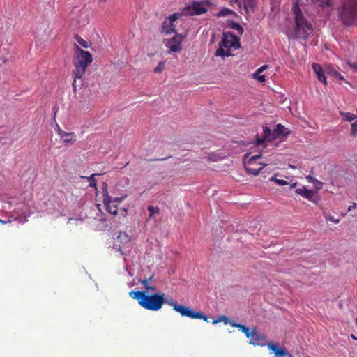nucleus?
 <instances>
[{"label": "nucleus", "mask_w": 357, "mask_h": 357, "mask_svg": "<svg viewBox=\"0 0 357 357\" xmlns=\"http://www.w3.org/2000/svg\"><path fill=\"white\" fill-rule=\"evenodd\" d=\"M306 179L309 183H312L314 185V188L317 190H320L322 188V183L311 175L306 176Z\"/></svg>", "instance_id": "b1692460"}, {"label": "nucleus", "mask_w": 357, "mask_h": 357, "mask_svg": "<svg viewBox=\"0 0 357 357\" xmlns=\"http://www.w3.org/2000/svg\"><path fill=\"white\" fill-rule=\"evenodd\" d=\"M324 215L326 218V220H328V221H331V222H333L335 224H337L340 222V220L339 219H335L333 215L324 212Z\"/></svg>", "instance_id": "473e14b6"}, {"label": "nucleus", "mask_w": 357, "mask_h": 357, "mask_svg": "<svg viewBox=\"0 0 357 357\" xmlns=\"http://www.w3.org/2000/svg\"><path fill=\"white\" fill-rule=\"evenodd\" d=\"M268 68V66L267 65H264L262 66H261L260 68H259L256 71H255V75H258V74H261L264 70H265L266 68Z\"/></svg>", "instance_id": "ea45409f"}, {"label": "nucleus", "mask_w": 357, "mask_h": 357, "mask_svg": "<svg viewBox=\"0 0 357 357\" xmlns=\"http://www.w3.org/2000/svg\"><path fill=\"white\" fill-rule=\"evenodd\" d=\"M261 157V153L252 156H250V154L248 153L245 155L243 159L244 167L248 174L257 176L259 172L267 165L265 163H256V160Z\"/></svg>", "instance_id": "423d86ee"}, {"label": "nucleus", "mask_w": 357, "mask_h": 357, "mask_svg": "<svg viewBox=\"0 0 357 357\" xmlns=\"http://www.w3.org/2000/svg\"><path fill=\"white\" fill-rule=\"evenodd\" d=\"M295 192L296 194L301 195L313 203L318 204L319 199L314 198V192L312 190H307L305 187L303 186L301 188H296Z\"/></svg>", "instance_id": "4468645a"}, {"label": "nucleus", "mask_w": 357, "mask_h": 357, "mask_svg": "<svg viewBox=\"0 0 357 357\" xmlns=\"http://www.w3.org/2000/svg\"><path fill=\"white\" fill-rule=\"evenodd\" d=\"M228 26L234 30H236L240 35L243 33V28L237 22H229Z\"/></svg>", "instance_id": "393cba45"}, {"label": "nucleus", "mask_w": 357, "mask_h": 357, "mask_svg": "<svg viewBox=\"0 0 357 357\" xmlns=\"http://www.w3.org/2000/svg\"><path fill=\"white\" fill-rule=\"evenodd\" d=\"M289 132L287 131V128H286L282 124H277L275 128L273 131V135L276 138L280 136L287 137L289 135Z\"/></svg>", "instance_id": "f3484780"}, {"label": "nucleus", "mask_w": 357, "mask_h": 357, "mask_svg": "<svg viewBox=\"0 0 357 357\" xmlns=\"http://www.w3.org/2000/svg\"><path fill=\"white\" fill-rule=\"evenodd\" d=\"M253 77L260 82L261 83H264L266 82V77L264 75L258 74L255 75V72L253 74Z\"/></svg>", "instance_id": "f704fd0d"}, {"label": "nucleus", "mask_w": 357, "mask_h": 357, "mask_svg": "<svg viewBox=\"0 0 357 357\" xmlns=\"http://www.w3.org/2000/svg\"><path fill=\"white\" fill-rule=\"evenodd\" d=\"M342 119L344 121L352 122L357 119V116L350 112H340Z\"/></svg>", "instance_id": "6ab92c4d"}, {"label": "nucleus", "mask_w": 357, "mask_h": 357, "mask_svg": "<svg viewBox=\"0 0 357 357\" xmlns=\"http://www.w3.org/2000/svg\"><path fill=\"white\" fill-rule=\"evenodd\" d=\"M356 207V203H353L352 205L349 206L348 211H351V210L354 209Z\"/></svg>", "instance_id": "37998d69"}, {"label": "nucleus", "mask_w": 357, "mask_h": 357, "mask_svg": "<svg viewBox=\"0 0 357 357\" xmlns=\"http://www.w3.org/2000/svg\"><path fill=\"white\" fill-rule=\"evenodd\" d=\"M206 8L202 2L194 1L185 8V13L188 15H198L206 12Z\"/></svg>", "instance_id": "f8f14e48"}, {"label": "nucleus", "mask_w": 357, "mask_h": 357, "mask_svg": "<svg viewBox=\"0 0 357 357\" xmlns=\"http://www.w3.org/2000/svg\"><path fill=\"white\" fill-rule=\"evenodd\" d=\"M156 291V287L155 286H151L149 285L144 292L148 294L149 291Z\"/></svg>", "instance_id": "79ce46f5"}, {"label": "nucleus", "mask_w": 357, "mask_h": 357, "mask_svg": "<svg viewBox=\"0 0 357 357\" xmlns=\"http://www.w3.org/2000/svg\"><path fill=\"white\" fill-rule=\"evenodd\" d=\"M74 52L77 60L73 61L75 68L73 70L72 75L74 78L73 86L74 91H76L77 79L82 80L86 70L89 64L91 63L93 59L91 54L88 51L81 49L77 45L74 47Z\"/></svg>", "instance_id": "f03ea898"}, {"label": "nucleus", "mask_w": 357, "mask_h": 357, "mask_svg": "<svg viewBox=\"0 0 357 357\" xmlns=\"http://www.w3.org/2000/svg\"><path fill=\"white\" fill-rule=\"evenodd\" d=\"M289 167H290L291 168H292V169H295V167H294V165H289Z\"/></svg>", "instance_id": "3c124183"}, {"label": "nucleus", "mask_w": 357, "mask_h": 357, "mask_svg": "<svg viewBox=\"0 0 357 357\" xmlns=\"http://www.w3.org/2000/svg\"><path fill=\"white\" fill-rule=\"evenodd\" d=\"M221 321H223L225 324H230V322H231V321H229V319L227 316L222 315V316L218 317L217 319L214 320L213 321V324H218Z\"/></svg>", "instance_id": "c756f323"}, {"label": "nucleus", "mask_w": 357, "mask_h": 357, "mask_svg": "<svg viewBox=\"0 0 357 357\" xmlns=\"http://www.w3.org/2000/svg\"><path fill=\"white\" fill-rule=\"evenodd\" d=\"M312 1L317 6H325L330 4V0H312Z\"/></svg>", "instance_id": "7c9ffc66"}, {"label": "nucleus", "mask_w": 357, "mask_h": 357, "mask_svg": "<svg viewBox=\"0 0 357 357\" xmlns=\"http://www.w3.org/2000/svg\"><path fill=\"white\" fill-rule=\"evenodd\" d=\"M129 296L137 300L142 307L151 311L160 310L165 301V294L162 293L149 294L144 291H132L129 293Z\"/></svg>", "instance_id": "f257e3e1"}, {"label": "nucleus", "mask_w": 357, "mask_h": 357, "mask_svg": "<svg viewBox=\"0 0 357 357\" xmlns=\"http://www.w3.org/2000/svg\"><path fill=\"white\" fill-rule=\"evenodd\" d=\"M102 193L103 200H105V202L107 203L109 200V197H112L109 195V192L107 190V184L105 182H104L102 183Z\"/></svg>", "instance_id": "bb28decb"}, {"label": "nucleus", "mask_w": 357, "mask_h": 357, "mask_svg": "<svg viewBox=\"0 0 357 357\" xmlns=\"http://www.w3.org/2000/svg\"><path fill=\"white\" fill-rule=\"evenodd\" d=\"M100 175V174H92L90 176H82V178L86 179L90 187L96 188V180L95 179L96 176Z\"/></svg>", "instance_id": "a878e982"}, {"label": "nucleus", "mask_w": 357, "mask_h": 357, "mask_svg": "<svg viewBox=\"0 0 357 357\" xmlns=\"http://www.w3.org/2000/svg\"><path fill=\"white\" fill-rule=\"evenodd\" d=\"M186 36V33L185 34L175 33L172 38L165 40L164 43L165 47L169 49V52H180L182 50V42Z\"/></svg>", "instance_id": "6e6552de"}, {"label": "nucleus", "mask_w": 357, "mask_h": 357, "mask_svg": "<svg viewBox=\"0 0 357 357\" xmlns=\"http://www.w3.org/2000/svg\"><path fill=\"white\" fill-rule=\"evenodd\" d=\"M277 174H275L273 176H272L271 178H270V181H273L275 182L276 184H278V185H287L288 183L287 181L283 180V179H278L276 177H277Z\"/></svg>", "instance_id": "cd10ccee"}, {"label": "nucleus", "mask_w": 357, "mask_h": 357, "mask_svg": "<svg viewBox=\"0 0 357 357\" xmlns=\"http://www.w3.org/2000/svg\"><path fill=\"white\" fill-rule=\"evenodd\" d=\"M104 206L106 208L107 212L114 215H116L118 213V204H113L112 202V197H109V200L106 203L105 200H102Z\"/></svg>", "instance_id": "a211bd4d"}, {"label": "nucleus", "mask_w": 357, "mask_h": 357, "mask_svg": "<svg viewBox=\"0 0 357 357\" xmlns=\"http://www.w3.org/2000/svg\"><path fill=\"white\" fill-rule=\"evenodd\" d=\"M165 65V62L162 61H160L158 64V66L154 68L153 72L156 73H160L163 71L164 67Z\"/></svg>", "instance_id": "2f4dec72"}, {"label": "nucleus", "mask_w": 357, "mask_h": 357, "mask_svg": "<svg viewBox=\"0 0 357 357\" xmlns=\"http://www.w3.org/2000/svg\"><path fill=\"white\" fill-rule=\"evenodd\" d=\"M116 246H118L117 250L121 252V254L122 255L121 247L120 246V245H116Z\"/></svg>", "instance_id": "de8ad7c7"}, {"label": "nucleus", "mask_w": 357, "mask_h": 357, "mask_svg": "<svg viewBox=\"0 0 357 357\" xmlns=\"http://www.w3.org/2000/svg\"><path fill=\"white\" fill-rule=\"evenodd\" d=\"M267 346L268 349L274 352V357H293L285 349L278 347L274 342H269Z\"/></svg>", "instance_id": "ddd939ff"}, {"label": "nucleus", "mask_w": 357, "mask_h": 357, "mask_svg": "<svg viewBox=\"0 0 357 357\" xmlns=\"http://www.w3.org/2000/svg\"><path fill=\"white\" fill-rule=\"evenodd\" d=\"M165 303H167L169 305L172 306L174 310V306L178 305L176 303V302L173 298H170V299L165 298Z\"/></svg>", "instance_id": "4c0bfd02"}, {"label": "nucleus", "mask_w": 357, "mask_h": 357, "mask_svg": "<svg viewBox=\"0 0 357 357\" xmlns=\"http://www.w3.org/2000/svg\"><path fill=\"white\" fill-rule=\"evenodd\" d=\"M231 2L234 3H237L239 7L241 6V3L240 0H231Z\"/></svg>", "instance_id": "c03bdc74"}, {"label": "nucleus", "mask_w": 357, "mask_h": 357, "mask_svg": "<svg viewBox=\"0 0 357 357\" xmlns=\"http://www.w3.org/2000/svg\"><path fill=\"white\" fill-rule=\"evenodd\" d=\"M292 12L295 20L294 36L297 39L306 40L313 31L312 24L308 21L297 3L293 6Z\"/></svg>", "instance_id": "7ed1b4c3"}, {"label": "nucleus", "mask_w": 357, "mask_h": 357, "mask_svg": "<svg viewBox=\"0 0 357 357\" xmlns=\"http://www.w3.org/2000/svg\"><path fill=\"white\" fill-rule=\"evenodd\" d=\"M233 12L230 10V9H228V8H225V9H222L219 13H218V16H226V15H228L229 14H231Z\"/></svg>", "instance_id": "e433bc0d"}, {"label": "nucleus", "mask_w": 357, "mask_h": 357, "mask_svg": "<svg viewBox=\"0 0 357 357\" xmlns=\"http://www.w3.org/2000/svg\"><path fill=\"white\" fill-rule=\"evenodd\" d=\"M174 310L179 312L183 317H187L192 319H199L208 321L207 316L199 312L194 311L188 307L177 305L174 306Z\"/></svg>", "instance_id": "1a4fd4ad"}, {"label": "nucleus", "mask_w": 357, "mask_h": 357, "mask_svg": "<svg viewBox=\"0 0 357 357\" xmlns=\"http://www.w3.org/2000/svg\"><path fill=\"white\" fill-rule=\"evenodd\" d=\"M250 340L249 343L253 345H258L261 347H264L267 345L266 344V337L264 335L260 333L257 327H253L247 337Z\"/></svg>", "instance_id": "9b49d317"}, {"label": "nucleus", "mask_w": 357, "mask_h": 357, "mask_svg": "<svg viewBox=\"0 0 357 357\" xmlns=\"http://www.w3.org/2000/svg\"><path fill=\"white\" fill-rule=\"evenodd\" d=\"M347 63L352 68L354 71H357V62L351 63V61H347Z\"/></svg>", "instance_id": "a19ab883"}, {"label": "nucleus", "mask_w": 357, "mask_h": 357, "mask_svg": "<svg viewBox=\"0 0 357 357\" xmlns=\"http://www.w3.org/2000/svg\"><path fill=\"white\" fill-rule=\"evenodd\" d=\"M338 16L344 26H357V0H343Z\"/></svg>", "instance_id": "20e7f679"}, {"label": "nucleus", "mask_w": 357, "mask_h": 357, "mask_svg": "<svg viewBox=\"0 0 357 357\" xmlns=\"http://www.w3.org/2000/svg\"><path fill=\"white\" fill-rule=\"evenodd\" d=\"M181 14L178 13H175L167 18H166L162 24L161 26V32L166 35L171 34L172 33H177L174 27V22L178 20L181 17Z\"/></svg>", "instance_id": "9d476101"}, {"label": "nucleus", "mask_w": 357, "mask_h": 357, "mask_svg": "<svg viewBox=\"0 0 357 357\" xmlns=\"http://www.w3.org/2000/svg\"><path fill=\"white\" fill-rule=\"evenodd\" d=\"M57 133L65 144L73 143L76 140V135L74 132H67L63 131L59 126Z\"/></svg>", "instance_id": "dca6fc26"}, {"label": "nucleus", "mask_w": 357, "mask_h": 357, "mask_svg": "<svg viewBox=\"0 0 357 357\" xmlns=\"http://www.w3.org/2000/svg\"><path fill=\"white\" fill-rule=\"evenodd\" d=\"M147 209L150 212L149 219H150L153 215L158 214L160 213V209L158 206H153L150 205L148 206Z\"/></svg>", "instance_id": "c85d7f7f"}, {"label": "nucleus", "mask_w": 357, "mask_h": 357, "mask_svg": "<svg viewBox=\"0 0 357 357\" xmlns=\"http://www.w3.org/2000/svg\"><path fill=\"white\" fill-rule=\"evenodd\" d=\"M351 135L353 137L357 135V119L351 123Z\"/></svg>", "instance_id": "72a5a7b5"}, {"label": "nucleus", "mask_w": 357, "mask_h": 357, "mask_svg": "<svg viewBox=\"0 0 357 357\" xmlns=\"http://www.w3.org/2000/svg\"><path fill=\"white\" fill-rule=\"evenodd\" d=\"M351 337L352 339L357 340V337H355L354 335H351Z\"/></svg>", "instance_id": "8fccbe9b"}, {"label": "nucleus", "mask_w": 357, "mask_h": 357, "mask_svg": "<svg viewBox=\"0 0 357 357\" xmlns=\"http://www.w3.org/2000/svg\"><path fill=\"white\" fill-rule=\"evenodd\" d=\"M230 325L233 327L238 328L242 333H243L245 335L246 337L248 336L249 333L251 331H250V329L248 327H246L245 325H243L241 324H238L234 321H231Z\"/></svg>", "instance_id": "412c9836"}, {"label": "nucleus", "mask_w": 357, "mask_h": 357, "mask_svg": "<svg viewBox=\"0 0 357 357\" xmlns=\"http://www.w3.org/2000/svg\"><path fill=\"white\" fill-rule=\"evenodd\" d=\"M241 47L240 40L230 31L224 32L215 55L222 58L232 56L231 48L238 49Z\"/></svg>", "instance_id": "39448f33"}, {"label": "nucleus", "mask_w": 357, "mask_h": 357, "mask_svg": "<svg viewBox=\"0 0 357 357\" xmlns=\"http://www.w3.org/2000/svg\"><path fill=\"white\" fill-rule=\"evenodd\" d=\"M75 39L77 43L75 45H78L79 47L81 46L84 48H88V47H89V46L91 45L90 42L85 40L81 36H79L78 34H76L75 36Z\"/></svg>", "instance_id": "4be33fe9"}, {"label": "nucleus", "mask_w": 357, "mask_h": 357, "mask_svg": "<svg viewBox=\"0 0 357 357\" xmlns=\"http://www.w3.org/2000/svg\"><path fill=\"white\" fill-rule=\"evenodd\" d=\"M116 241L119 243H128L130 241V238L126 233L120 232L116 238Z\"/></svg>", "instance_id": "5701e85b"}, {"label": "nucleus", "mask_w": 357, "mask_h": 357, "mask_svg": "<svg viewBox=\"0 0 357 357\" xmlns=\"http://www.w3.org/2000/svg\"><path fill=\"white\" fill-rule=\"evenodd\" d=\"M312 69L314 73L317 75L319 81L324 83V84H327L326 74L332 75L340 80L344 79L343 76L331 67H326L324 70L319 64L314 63L312 64Z\"/></svg>", "instance_id": "0eeeda50"}, {"label": "nucleus", "mask_w": 357, "mask_h": 357, "mask_svg": "<svg viewBox=\"0 0 357 357\" xmlns=\"http://www.w3.org/2000/svg\"><path fill=\"white\" fill-rule=\"evenodd\" d=\"M257 0H243L244 8L248 13L249 11H253L256 5Z\"/></svg>", "instance_id": "aec40b11"}, {"label": "nucleus", "mask_w": 357, "mask_h": 357, "mask_svg": "<svg viewBox=\"0 0 357 357\" xmlns=\"http://www.w3.org/2000/svg\"><path fill=\"white\" fill-rule=\"evenodd\" d=\"M263 132H264L263 137L257 139L256 146H257L261 145L266 141L272 142L275 139L274 137V135H273V132H271V130L268 127H267V126L263 127Z\"/></svg>", "instance_id": "2eb2a0df"}, {"label": "nucleus", "mask_w": 357, "mask_h": 357, "mask_svg": "<svg viewBox=\"0 0 357 357\" xmlns=\"http://www.w3.org/2000/svg\"><path fill=\"white\" fill-rule=\"evenodd\" d=\"M153 278V276H151L149 278H144L142 280H141V284L143 285L144 289L146 290V288L149 286V281L151 280Z\"/></svg>", "instance_id": "c9c22d12"}, {"label": "nucleus", "mask_w": 357, "mask_h": 357, "mask_svg": "<svg viewBox=\"0 0 357 357\" xmlns=\"http://www.w3.org/2000/svg\"><path fill=\"white\" fill-rule=\"evenodd\" d=\"M10 222H11L10 220L5 221V220L0 219V223H1V224H6V223H10Z\"/></svg>", "instance_id": "a18cd8bd"}, {"label": "nucleus", "mask_w": 357, "mask_h": 357, "mask_svg": "<svg viewBox=\"0 0 357 357\" xmlns=\"http://www.w3.org/2000/svg\"><path fill=\"white\" fill-rule=\"evenodd\" d=\"M126 197V195L124 197H121L112 198V202H113V204H119L122 200H123V199Z\"/></svg>", "instance_id": "58836bf2"}, {"label": "nucleus", "mask_w": 357, "mask_h": 357, "mask_svg": "<svg viewBox=\"0 0 357 357\" xmlns=\"http://www.w3.org/2000/svg\"><path fill=\"white\" fill-rule=\"evenodd\" d=\"M120 210H121V211H123V213H124V215H126V213H127V209H126V208H121Z\"/></svg>", "instance_id": "09e8293b"}, {"label": "nucleus", "mask_w": 357, "mask_h": 357, "mask_svg": "<svg viewBox=\"0 0 357 357\" xmlns=\"http://www.w3.org/2000/svg\"><path fill=\"white\" fill-rule=\"evenodd\" d=\"M296 185H297V183H296V182H295V183H294L291 184V185H290V188H291V189L294 188L296 186Z\"/></svg>", "instance_id": "49530a36"}]
</instances>
